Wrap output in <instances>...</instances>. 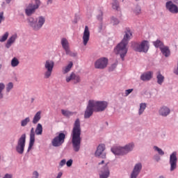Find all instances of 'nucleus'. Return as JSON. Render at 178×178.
Instances as JSON below:
<instances>
[{
    "label": "nucleus",
    "mask_w": 178,
    "mask_h": 178,
    "mask_svg": "<svg viewBox=\"0 0 178 178\" xmlns=\"http://www.w3.org/2000/svg\"><path fill=\"white\" fill-rule=\"evenodd\" d=\"M81 126L80 124V119L77 118L72 128L71 133L72 147L75 152L80 151V145H81Z\"/></svg>",
    "instance_id": "1"
},
{
    "label": "nucleus",
    "mask_w": 178,
    "mask_h": 178,
    "mask_svg": "<svg viewBox=\"0 0 178 178\" xmlns=\"http://www.w3.org/2000/svg\"><path fill=\"white\" fill-rule=\"evenodd\" d=\"M127 45H129V44L124 43V42H120L114 49L115 54L120 55L122 60H124V56L127 55V51H129Z\"/></svg>",
    "instance_id": "2"
},
{
    "label": "nucleus",
    "mask_w": 178,
    "mask_h": 178,
    "mask_svg": "<svg viewBox=\"0 0 178 178\" xmlns=\"http://www.w3.org/2000/svg\"><path fill=\"white\" fill-rule=\"evenodd\" d=\"M134 148V144L129 143L125 145L124 147H116L111 148V151L114 155H126V154H129L130 151H133Z\"/></svg>",
    "instance_id": "3"
},
{
    "label": "nucleus",
    "mask_w": 178,
    "mask_h": 178,
    "mask_svg": "<svg viewBox=\"0 0 178 178\" xmlns=\"http://www.w3.org/2000/svg\"><path fill=\"white\" fill-rule=\"evenodd\" d=\"M29 23L33 30H40L45 23V17L40 16L35 19L33 17L29 18Z\"/></svg>",
    "instance_id": "4"
},
{
    "label": "nucleus",
    "mask_w": 178,
    "mask_h": 178,
    "mask_svg": "<svg viewBox=\"0 0 178 178\" xmlns=\"http://www.w3.org/2000/svg\"><path fill=\"white\" fill-rule=\"evenodd\" d=\"M131 47L133 50L136 52H147L149 48L147 40H143L141 43L133 42Z\"/></svg>",
    "instance_id": "5"
},
{
    "label": "nucleus",
    "mask_w": 178,
    "mask_h": 178,
    "mask_svg": "<svg viewBox=\"0 0 178 178\" xmlns=\"http://www.w3.org/2000/svg\"><path fill=\"white\" fill-rule=\"evenodd\" d=\"M90 102L93 105L95 112H104L108 108V103L105 101L90 100Z\"/></svg>",
    "instance_id": "6"
},
{
    "label": "nucleus",
    "mask_w": 178,
    "mask_h": 178,
    "mask_svg": "<svg viewBox=\"0 0 178 178\" xmlns=\"http://www.w3.org/2000/svg\"><path fill=\"white\" fill-rule=\"evenodd\" d=\"M54 66H55V63L53 60H47L44 63V79H49L52 76V72L54 70Z\"/></svg>",
    "instance_id": "7"
},
{
    "label": "nucleus",
    "mask_w": 178,
    "mask_h": 178,
    "mask_svg": "<svg viewBox=\"0 0 178 178\" xmlns=\"http://www.w3.org/2000/svg\"><path fill=\"white\" fill-rule=\"evenodd\" d=\"M24 147H26V134H22L17 141V152L21 154H23L24 152Z\"/></svg>",
    "instance_id": "8"
},
{
    "label": "nucleus",
    "mask_w": 178,
    "mask_h": 178,
    "mask_svg": "<svg viewBox=\"0 0 178 178\" xmlns=\"http://www.w3.org/2000/svg\"><path fill=\"white\" fill-rule=\"evenodd\" d=\"M40 0H35V4L29 3L25 10V13L27 16H31L33 13H35V10L40 8Z\"/></svg>",
    "instance_id": "9"
},
{
    "label": "nucleus",
    "mask_w": 178,
    "mask_h": 178,
    "mask_svg": "<svg viewBox=\"0 0 178 178\" xmlns=\"http://www.w3.org/2000/svg\"><path fill=\"white\" fill-rule=\"evenodd\" d=\"M66 135L63 133H60L58 136H56L51 141L53 147H60L65 143Z\"/></svg>",
    "instance_id": "10"
},
{
    "label": "nucleus",
    "mask_w": 178,
    "mask_h": 178,
    "mask_svg": "<svg viewBox=\"0 0 178 178\" xmlns=\"http://www.w3.org/2000/svg\"><path fill=\"white\" fill-rule=\"evenodd\" d=\"M61 45L63 48V49L65 51L66 55H70V56H76V54L71 52L70 48L69 47V42L67 41V39L63 38L61 40Z\"/></svg>",
    "instance_id": "11"
},
{
    "label": "nucleus",
    "mask_w": 178,
    "mask_h": 178,
    "mask_svg": "<svg viewBox=\"0 0 178 178\" xmlns=\"http://www.w3.org/2000/svg\"><path fill=\"white\" fill-rule=\"evenodd\" d=\"M108 66V58H101L95 63V69H105Z\"/></svg>",
    "instance_id": "12"
},
{
    "label": "nucleus",
    "mask_w": 178,
    "mask_h": 178,
    "mask_svg": "<svg viewBox=\"0 0 178 178\" xmlns=\"http://www.w3.org/2000/svg\"><path fill=\"white\" fill-rule=\"evenodd\" d=\"M94 112H95L94 106L92 105V103H91V101L89 100L88 104L86 107V110L85 111L84 118L89 119V118H91V116H92V113H94Z\"/></svg>",
    "instance_id": "13"
},
{
    "label": "nucleus",
    "mask_w": 178,
    "mask_h": 178,
    "mask_svg": "<svg viewBox=\"0 0 178 178\" xmlns=\"http://www.w3.org/2000/svg\"><path fill=\"white\" fill-rule=\"evenodd\" d=\"M177 153L176 152H174L170 156V171L173 172L175 169L177 168Z\"/></svg>",
    "instance_id": "14"
},
{
    "label": "nucleus",
    "mask_w": 178,
    "mask_h": 178,
    "mask_svg": "<svg viewBox=\"0 0 178 178\" xmlns=\"http://www.w3.org/2000/svg\"><path fill=\"white\" fill-rule=\"evenodd\" d=\"M133 38V32L130 28H127L124 31V37L121 42H124L125 44H129V42Z\"/></svg>",
    "instance_id": "15"
},
{
    "label": "nucleus",
    "mask_w": 178,
    "mask_h": 178,
    "mask_svg": "<svg viewBox=\"0 0 178 178\" xmlns=\"http://www.w3.org/2000/svg\"><path fill=\"white\" fill-rule=\"evenodd\" d=\"M65 80L67 83L73 81L74 84H77V83H80V81H81L80 76L75 74L74 72H72L70 76H66Z\"/></svg>",
    "instance_id": "16"
},
{
    "label": "nucleus",
    "mask_w": 178,
    "mask_h": 178,
    "mask_svg": "<svg viewBox=\"0 0 178 178\" xmlns=\"http://www.w3.org/2000/svg\"><path fill=\"white\" fill-rule=\"evenodd\" d=\"M105 151V145H99L95 152V156H99L102 159H106V154L104 153Z\"/></svg>",
    "instance_id": "17"
},
{
    "label": "nucleus",
    "mask_w": 178,
    "mask_h": 178,
    "mask_svg": "<svg viewBox=\"0 0 178 178\" xmlns=\"http://www.w3.org/2000/svg\"><path fill=\"white\" fill-rule=\"evenodd\" d=\"M165 8L171 13H178V7L172 1H168L165 3Z\"/></svg>",
    "instance_id": "18"
},
{
    "label": "nucleus",
    "mask_w": 178,
    "mask_h": 178,
    "mask_svg": "<svg viewBox=\"0 0 178 178\" xmlns=\"http://www.w3.org/2000/svg\"><path fill=\"white\" fill-rule=\"evenodd\" d=\"M141 169H143V165L140 163L136 164L131 174V178H137V176L141 172Z\"/></svg>",
    "instance_id": "19"
},
{
    "label": "nucleus",
    "mask_w": 178,
    "mask_h": 178,
    "mask_svg": "<svg viewBox=\"0 0 178 178\" xmlns=\"http://www.w3.org/2000/svg\"><path fill=\"white\" fill-rule=\"evenodd\" d=\"M82 38H83V45L86 47V45L88 44V41H90V29H88V26H85Z\"/></svg>",
    "instance_id": "20"
},
{
    "label": "nucleus",
    "mask_w": 178,
    "mask_h": 178,
    "mask_svg": "<svg viewBox=\"0 0 178 178\" xmlns=\"http://www.w3.org/2000/svg\"><path fill=\"white\" fill-rule=\"evenodd\" d=\"M35 143V134L34 133V128H31L30 133V141L28 147V151H30Z\"/></svg>",
    "instance_id": "21"
},
{
    "label": "nucleus",
    "mask_w": 178,
    "mask_h": 178,
    "mask_svg": "<svg viewBox=\"0 0 178 178\" xmlns=\"http://www.w3.org/2000/svg\"><path fill=\"white\" fill-rule=\"evenodd\" d=\"M109 168H108V163H105V166L103 170H101V173L99 175L100 178H108L109 177Z\"/></svg>",
    "instance_id": "22"
},
{
    "label": "nucleus",
    "mask_w": 178,
    "mask_h": 178,
    "mask_svg": "<svg viewBox=\"0 0 178 178\" xmlns=\"http://www.w3.org/2000/svg\"><path fill=\"white\" fill-rule=\"evenodd\" d=\"M159 113V115H161V116L166 118V116H168L170 113V108H169L168 106H163L160 108Z\"/></svg>",
    "instance_id": "23"
},
{
    "label": "nucleus",
    "mask_w": 178,
    "mask_h": 178,
    "mask_svg": "<svg viewBox=\"0 0 178 178\" xmlns=\"http://www.w3.org/2000/svg\"><path fill=\"white\" fill-rule=\"evenodd\" d=\"M153 74L152 72H145L140 76V79L143 81H149V80L152 79Z\"/></svg>",
    "instance_id": "24"
},
{
    "label": "nucleus",
    "mask_w": 178,
    "mask_h": 178,
    "mask_svg": "<svg viewBox=\"0 0 178 178\" xmlns=\"http://www.w3.org/2000/svg\"><path fill=\"white\" fill-rule=\"evenodd\" d=\"M17 38V35H13L7 41V43L6 44V48H10L12 47V44L16 41V39Z\"/></svg>",
    "instance_id": "25"
},
{
    "label": "nucleus",
    "mask_w": 178,
    "mask_h": 178,
    "mask_svg": "<svg viewBox=\"0 0 178 178\" xmlns=\"http://www.w3.org/2000/svg\"><path fill=\"white\" fill-rule=\"evenodd\" d=\"M156 79H157V83L160 86H162V83L163 81H165V76L161 74V71L157 72L156 73Z\"/></svg>",
    "instance_id": "26"
},
{
    "label": "nucleus",
    "mask_w": 178,
    "mask_h": 178,
    "mask_svg": "<svg viewBox=\"0 0 178 178\" xmlns=\"http://www.w3.org/2000/svg\"><path fill=\"white\" fill-rule=\"evenodd\" d=\"M41 113L42 112L41 111H38L35 115H34L33 117V119L32 120V123L33 124H37V123L38 122H40V120H41Z\"/></svg>",
    "instance_id": "27"
},
{
    "label": "nucleus",
    "mask_w": 178,
    "mask_h": 178,
    "mask_svg": "<svg viewBox=\"0 0 178 178\" xmlns=\"http://www.w3.org/2000/svg\"><path fill=\"white\" fill-rule=\"evenodd\" d=\"M160 50L161 51V53L163 54V55L165 56V58H168V56H170V50L169 49V47L164 46Z\"/></svg>",
    "instance_id": "28"
},
{
    "label": "nucleus",
    "mask_w": 178,
    "mask_h": 178,
    "mask_svg": "<svg viewBox=\"0 0 178 178\" xmlns=\"http://www.w3.org/2000/svg\"><path fill=\"white\" fill-rule=\"evenodd\" d=\"M72 67H73V62L70 61L67 66L63 67V74L69 73V72L72 70Z\"/></svg>",
    "instance_id": "29"
},
{
    "label": "nucleus",
    "mask_w": 178,
    "mask_h": 178,
    "mask_svg": "<svg viewBox=\"0 0 178 178\" xmlns=\"http://www.w3.org/2000/svg\"><path fill=\"white\" fill-rule=\"evenodd\" d=\"M153 45L155 47V48H159V49L165 47V45L163 44V42L159 40L153 42Z\"/></svg>",
    "instance_id": "30"
},
{
    "label": "nucleus",
    "mask_w": 178,
    "mask_h": 178,
    "mask_svg": "<svg viewBox=\"0 0 178 178\" xmlns=\"http://www.w3.org/2000/svg\"><path fill=\"white\" fill-rule=\"evenodd\" d=\"M35 131L36 136H41L42 134V125L40 123L37 124Z\"/></svg>",
    "instance_id": "31"
},
{
    "label": "nucleus",
    "mask_w": 178,
    "mask_h": 178,
    "mask_svg": "<svg viewBox=\"0 0 178 178\" xmlns=\"http://www.w3.org/2000/svg\"><path fill=\"white\" fill-rule=\"evenodd\" d=\"M145 108H147V104H145V103L140 104V108H139L138 114L143 115V113H144V111H145Z\"/></svg>",
    "instance_id": "32"
},
{
    "label": "nucleus",
    "mask_w": 178,
    "mask_h": 178,
    "mask_svg": "<svg viewBox=\"0 0 178 178\" xmlns=\"http://www.w3.org/2000/svg\"><path fill=\"white\" fill-rule=\"evenodd\" d=\"M61 113L62 115H63V116H65L66 118H69L70 116L73 115V113L67 110H61Z\"/></svg>",
    "instance_id": "33"
},
{
    "label": "nucleus",
    "mask_w": 178,
    "mask_h": 178,
    "mask_svg": "<svg viewBox=\"0 0 178 178\" xmlns=\"http://www.w3.org/2000/svg\"><path fill=\"white\" fill-rule=\"evenodd\" d=\"M19 60L16 57H14L11 60V66L13 67H16V66H19Z\"/></svg>",
    "instance_id": "34"
},
{
    "label": "nucleus",
    "mask_w": 178,
    "mask_h": 178,
    "mask_svg": "<svg viewBox=\"0 0 178 178\" xmlns=\"http://www.w3.org/2000/svg\"><path fill=\"white\" fill-rule=\"evenodd\" d=\"M29 123H30V118L27 117L21 121V126L22 127H24L27 126V124H29Z\"/></svg>",
    "instance_id": "35"
},
{
    "label": "nucleus",
    "mask_w": 178,
    "mask_h": 178,
    "mask_svg": "<svg viewBox=\"0 0 178 178\" xmlns=\"http://www.w3.org/2000/svg\"><path fill=\"white\" fill-rule=\"evenodd\" d=\"M112 8L113 9H115V10H119V1H118L117 0H113L112 3Z\"/></svg>",
    "instance_id": "36"
},
{
    "label": "nucleus",
    "mask_w": 178,
    "mask_h": 178,
    "mask_svg": "<svg viewBox=\"0 0 178 178\" xmlns=\"http://www.w3.org/2000/svg\"><path fill=\"white\" fill-rule=\"evenodd\" d=\"M5 90V84L3 83H0V99L3 98V94L2 92Z\"/></svg>",
    "instance_id": "37"
},
{
    "label": "nucleus",
    "mask_w": 178,
    "mask_h": 178,
    "mask_svg": "<svg viewBox=\"0 0 178 178\" xmlns=\"http://www.w3.org/2000/svg\"><path fill=\"white\" fill-rule=\"evenodd\" d=\"M8 37H9V33L6 32L4 35L0 38V42H5V41L8 40Z\"/></svg>",
    "instance_id": "38"
},
{
    "label": "nucleus",
    "mask_w": 178,
    "mask_h": 178,
    "mask_svg": "<svg viewBox=\"0 0 178 178\" xmlns=\"http://www.w3.org/2000/svg\"><path fill=\"white\" fill-rule=\"evenodd\" d=\"M154 149L155 151H157V152H159V155H164V154H165V152H163V150H162V149H161L156 146L154 147Z\"/></svg>",
    "instance_id": "39"
},
{
    "label": "nucleus",
    "mask_w": 178,
    "mask_h": 178,
    "mask_svg": "<svg viewBox=\"0 0 178 178\" xmlns=\"http://www.w3.org/2000/svg\"><path fill=\"white\" fill-rule=\"evenodd\" d=\"M12 88H13V83L10 82V83H8V84L7 85V87H6L7 92H9L10 91V90H12Z\"/></svg>",
    "instance_id": "40"
},
{
    "label": "nucleus",
    "mask_w": 178,
    "mask_h": 178,
    "mask_svg": "<svg viewBox=\"0 0 178 178\" xmlns=\"http://www.w3.org/2000/svg\"><path fill=\"white\" fill-rule=\"evenodd\" d=\"M111 22L114 26H116V24H119V19L117 18L113 17L111 19Z\"/></svg>",
    "instance_id": "41"
},
{
    "label": "nucleus",
    "mask_w": 178,
    "mask_h": 178,
    "mask_svg": "<svg viewBox=\"0 0 178 178\" xmlns=\"http://www.w3.org/2000/svg\"><path fill=\"white\" fill-rule=\"evenodd\" d=\"M133 92V89H128L125 90V96L127 97L129 95Z\"/></svg>",
    "instance_id": "42"
},
{
    "label": "nucleus",
    "mask_w": 178,
    "mask_h": 178,
    "mask_svg": "<svg viewBox=\"0 0 178 178\" xmlns=\"http://www.w3.org/2000/svg\"><path fill=\"white\" fill-rule=\"evenodd\" d=\"M67 166H68V168H70V166H72V165H73V160L70 159L69 161H67L66 163Z\"/></svg>",
    "instance_id": "43"
},
{
    "label": "nucleus",
    "mask_w": 178,
    "mask_h": 178,
    "mask_svg": "<svg viewBox=\"0 0 178 178\" xmlns=\"http://www.w3.org/2000/svg\"><path fill=\"white\" fill-rule=\"evenodd\" d=\"M5 20V17H3V12L0 13V24L2 23V21Z\"/></svg>",
    "instance_id": "44"
},
{
    "label": "nucleus",
    "mask_w": 178,
    "mask_h": 178,
    "mask_svg": "<svg viewBox=\"0 0 178 178\" xmlns=\"http://www.w3.org/2000/svg\"><path fill=\"white\" fill-rule=\"evenodd\" d=\"M38 176H40L38 172L34 171L33 173V178H38Z\"/></svg>",
    "instance_id": "45"
},
{
    "label": "nucleus",
    "mask_w": 178,
    "mask_h": 178,
    "mask_svg": "<svg viewBox=\"0 0 178 178\" xmlns=\"http://www.w3.org/2000/svg\"><path fill=\"white\" fill-rule=\"evenodd\" d=\"M65 165H66V160L65 159H63L60 161V166H65Z\"/></svg>",
    "instance_id": "46"
},
{
    "label": "nucleus",
    "mask_w": 178,
    "mask_h": 178,
    "mask_svg": "<svg viewBox=\"0 0 178 178\" xmlns=\"http://www.w3.org/2000/svg\"><path fill=\"white\" fill-rule=\"evenodd\" d=\"M135 13H136V15H138V14H140V12H141V8H140V7H136V10H135Z\"/></svg>",
    "instance_id": "47"
},
{
    "label": "nucleus",
    "mask_w": 178,
    "mask_h": 178,
    "mask_svg": "<svg viewBox=\"0 0 178 178\" xmlns=\"http://www.w3.org/2000/svg\"><path fill=\"white\" fill-rule=\"evenodd\" d=\"M102 16H103V14H102V12H100V14L97 16V19L98 20H102Z\"/></svg>",
    "instance_id": "48"
},
{
    "label": "nucleus",
    "mask_w": 178,
    "mask_h": 178,
    "mask_svg": "<svg viewBox=\"0 0 178 178\" xmlns=\"http://www.w3.org/2000/svg\"><path fill=\"white\" fill-rule=\"evenodd\" d=\"M115 68H116V64H113L111 67H110V70L113 71Z\"/></svg>",
    "instance_id": "49"
},
{
    "label": "nucleus",
    "mask_w": 178,
    "mask_h": 178,
    "mask_svg": "<svg viewBox=\"0 0 178 178\" xmlns=\"http://www.w3.org/2000/svg\"><path fill=\"white\" fill-rule=\"evenodd\" d=\"M3 178H12V175L6 174Z\"/></svg>",
    "instance_id": "50"
},
{
    "label": "nucleus",
    "mask_w": 178,
    "mask_h": 178,
    "mask_svg": "<svg viewBox=\"0 0 178 178\" xmlns=\"http://www.w3.org/2000/svg\"><path fill=\"white\" fill-rule=\"evenodd\" d=\"M63 175V174L62 173V172H58V174L56 178H60V177H62V175Z\"/></svg>",
    "instance_id": "51"
},
{
    "label": "nucleus",
    "mask_w": 178,
    "mask_h": 178,
    "mask_svg": "<svg viewBox=\"0 0 178 178\" xmlns=\"http://www.w3.org/2000/svg\"><path fill=\"white\" fill-rule=\"evenodd\" d=\"M105 163V160H102L101 162L98 163V165H104Z\"/></svg>",
    "instance_id": "52"
},
{
    "label": "nucleus",
    "mask_w": 178,
    "mask_h": 178,
    "mask_svg": "<svg viewBox=\"0 0 178 178\" xmlns=\"http://www.w3.org/2000/svg\"><path fill=\"white\" fill-rule=\"evenodd\" d=\"M49 3H52V0L47 1V5H49Z\"/></svg>",
    "instance_id": "53"
},
{
    "label": "nucleus",
    "mask_w": 178,
    "mask_h": 178,
    "mask_svg": "<svg viewBox=\"0 0 178 178\" xmlns=\"http://www.w3.org/2000/svg\"><path fill=\"white\" fill-rule=\"evenodd\" d=\"M175 3H177L178 5V0H172Z\"/></svg>",
    "instance_id": "54"
},
{
    "label": "nucleus",
    "mask_w": 178,
    "mask_h": 178,
    "mask_svg": "<svg viewBox=\"0 0 178 178\" xmlns=\"http://www.w3.org/2000/svg\"><path fill=\"white\" fill-rule=\"evenodd\" d=\"M10 1H12V0H6V2L7 3H10Z\"/></svg>",
    "instance_id": "55"
},
{
    "label": "nucleus",
    "mask_w": 178,
    "mask_h": 178,
    "mask_svg": "<svg viewBox=\"0 0 178 178\" xmlns=\"http://www.w3.org/2000/svg\"><path fill=\"white\" fill-rule=\"evenodd\" d=\"M1 67H2V65L0 64V69H1Z\"/></svg>",
    "instance_id": "56"
}]
</instances>
